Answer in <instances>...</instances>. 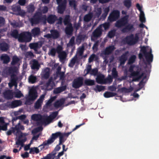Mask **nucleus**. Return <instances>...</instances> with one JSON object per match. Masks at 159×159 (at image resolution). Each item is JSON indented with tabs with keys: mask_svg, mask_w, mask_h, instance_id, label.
Instances as JSON below:
<instances>
[{
	"mask_svg": "<svg viewBox=\"0 0 159 159\" xmlns=\"http://www.w3.org/2000/svg\"><path fill=\"white\" fill-rule=\"evenodd\" d=\"M24 129V127L20 125V123H19L14 128H11L7 132V135H10L12 133H13L16 136V145L17 146L16 147H18L19 145H20V149H21L23 146L24 143L26 140V136L28 135L27 134L23 133L20 130Z\"/></svg>",
	"mask_w": 159,
	"mask_h": 159,
	"instance_id": "1",
	"label": "nucleus"
},
{
	"mask_svg": "<svg viewBox=\"0 0 159 159\" xmlns=\"http://www.w3.org/2000/svg\"><path fill=\"white\" fill-rule=\"evenodd\" d=\"M58 114V112L57 111L53 112L49 116H41L39 114H34L31 116V119L35 121H39L42 124H49L52 121Z\"/></svg>",
	"mask_w": 159,
	"mask_h": 159,
	"instance_id": "2",
	"label": "nucleus"
},
{
	"mask_svg": "<svg viewBox=\"0 0 159 159\" xmlns=\"http://www.w3.org/2000/svg\"><path fill=\"white\" fill-rule=\"evenodd\" d=\"M8 35L9 37H12L15 38H18L20 42H29L32 39L30 33L27 32L22 33L18 35L17 31L14 30L11 33H8Z\"/></svg>",
	"mask_w": 159,
	"mask_h": 159,
	"instance_id": "3",
	"label": "nucleus"
},
{
	"mask_svg": "<svg viewBox=\"0 0 159 159\" xmlns=\"http://www.w3.org/2000/svg\"><path fill=\"white\" fill-rule=\"evenodd\" d=\"M64 135L63 134H61L60 132H57L54 134H52L50 138L47 141L44 142L42 144L39 146V148H40V150H42L45 146L53 143L55 139L58 137H59V144H61L66 140L64 139Z\"/></svg>",
	"mask_w": 159,
	"mask_h": 159,
	"instance_id": "4",
	"label": "nucleus"
},
{
	"mask_svg": "<svg viewBox=\"0 0 159 159\" xmlns=\"http://www.w3.org/2000/svg\"><path fill=\"white\" fill-rule=\"evenodd\" d=\"M143 55L145 57L147 62L149 63L152 62L153 56L152 54V49L150 48L143 47L141 48V53L139 54L140 59L142 58Z\"/></svg>",
	"mask_w": 159,
	"mask_h": 159,
	"instance_id": "5",
	"label": "nucleus"
},
{
	"mask_svg": "<svg viewBox=\"0 0 159 159\" xmlns=\"http://www.w3.org/2000/svg\"><path fill=\"white\" fill-rule=\"evenodd\" d=\"M63 48L60 45H58L56 49L54 48H51L49 51L48 54L52 56L55 55L56 52L59 55L60 59L61 62H63L66 57L67 54L64 51H62Z\"/></svg>",
	"mask_w": 159,
	"mask_h": 159,
	"instance_id": "6",
	"label": "nucleus"
},
{
	"mask_svg": "<svg viewBox=\"0 0 159 159\" xmlns=\"http://www.w3.org/2000/svg\"><path fill=\"white\" fill-rule=\"evenodd\" d=\"M48 11V8L47 7H44L43 8L42 10L41 11L40 9L38 10V12H37L35 15L34 17L30 20V22L33 25L34 24L38 23L41 20V14L42 13H45Z\"/></svg>",
	"mask_w": 159,
	"mask_h": 159,
	"instance_id": "7",
	"label": "nucleus"
},
{
	"mask_svg": "<svg viewBox=\"0 0 159 159\" xmlns=\"http://www.w3.org/2000/svg\"><path fill=\"white\" fill-rule=\"evenodd\" d=\"M101 13V8H95L94 11L92 13H89L85 15L84 17V20L86 22H88L92 18H98Z\"/></svg>",
	"mask_w": 159,
	"mask_h": 159,
	"instance_id": "8",
	"label": "nucleus"
},
{
	"mask_svg": "<svg viewBox=\"0 0 159 159\" xmlns=\"http://www.w3.org/2000/svg\"><path fill=\"white\" fill-rule=\"evenodd\" d=\"M137 69L138 67L134 66H131L129 69V71L131 73L129 76L130 78H132V81H135L138 80L141 78L142 75H143V74L142 75H141L139 72L138 71L135 72V71H134Z\"/></svg>",
	"mask_w": 159,
	"mask_h": 159,
	"instance_id": "9",
	"label": "nucleus"
},
{
	"mask_svg": "<svg viewBox=\"0 0 159 159\" xmlns=\"http://www.w3.org/2000/svg\"><path fill=\"white\" fill-rule=\"evenodd\" d=\"M14 95L15 97L18 98H20L23 96L21 91L17 89L16 90V91L14 93L11 91L7 90L4 93V97L8 99L12 98Z\"/></svg>",
	"mask_w": 159,
	"mask_h": 159,
	"instance_id": "10",
	"label": "nucleus"
},
{
	"mask_svg": "<svg viewBox=\"0 0 159 159\" xmlns=\"http://www.w3.org/2000/svg\"><path fill=\"white\" fill-rule=\"evenodd\" d=\"M139 34H136L134 36L133 34L127 37L123 41L124 43H127L130 45H132L136 43L139 39Z\"/></svg>",
	"mask_w": 159,
	"mask_h": 159,
	"instance_id": "11",
	"label": "nucleus"
},
{
	"mask_svg": "<svg viewBox=\"0 0 159 159\" xmlns=\"http://www.w3.org/2000/svg\"><path fill=\"white\" fill-rule=\"evenodd\" d=\"M20 62H21L20 59L16 56H14L13 57L11 64L12 66L15 65V67H14V68H10L9 67L7 68V70H9L8 73H11L12 72H16L19 66L20 65Z\"/></svg>",
	"mask_w": 159,
	"mask_h": 159,
	"instance_id": "12",
	"label": "nucleus"
},
{
	"mask_svg": "<svg viewBox=\"0 0 159 159\" xmlns=\"http://www.w3.org/2000/svg\"><path fill=\"white\" fill-rule=\"evenodd\" d=\"M109 25L108 23H106L100 25L93 33V36L94 37H98L101 34L103 30L102 27L105 30L107 29L109 27Z\"/></svg>",
	"mask_w": 159,
	"mask_h": 159,
	"instance_id": "13",
	"label": "nucleus"
},
{
	"mask_svg": "<svg viewBox=\"0 0 159 159\" xmlns=\"http://www.w3.org/2000/svg\"><path fill=\"white\" fill-rule=\"evenodd\" d=\"M64 22L65 25H67V27L66 29V33L70 35L71 34L73 31V29L71 24L70 22V19L69 16H66L64 19Z\"/></svg>",
	"mask_w": 159,
	"mask_h": 159,
	"instance_id": "14",
	"label": "nucleus"
},
{
	"mask_svg": "<svg viewBox=\"0 0 159 159\" xmlns=\"http://www.w3.org/2000/svg\"><path fill=\"white\" fill-rule=\"evenodd\" d=\"M37 97L36 88L33 87L30 90L28 96L26 98L27 100H34Z\"/></svg>",
	"mask_w": 159,
	"mask_h": 159,
	"instance_id": "15",
	"label": "nucleus"
},
{
	"mask_svg": "<svg viewBox=\"0 0 159 159\" xmlns=\"http://www.w3.org/2000/svg\"><path fill=\"white\" fill-rule=\"evenodd\" d=\"M57 3L58 5V12L60 13H62L64 10L66 3V0H56Z\"/></svg>",
	"mask_w": 159,
	"mask_h": 159,
	"instance_id": "16",
	"label": "nucleus"
},
{
	"mask_svg": "<svg viewBox=\"0 0 159 159\" xmlns=\"http://www.w3.org/2000/svg\"><path fill=\"white\" fill-rule=\"evenodd\" d=\"M42 129V127L40 126L35 129L32 131V133L33 135L34 136L30 141V144L32 143L34 141H36L38 139L40 135L39 132L41 131Z\"/></svg>",
	"mask_w": 159,
	"mask_h": 159,
	"instance_id": "17",
	"label": "nucleus"
},
{
	"mask_svg": "<svg viewBox=\"0 0 159 159\" xmlns=\"http://www.w3.org/2000/svg\"><path fill=\"white\" fill-rule=\"evenodd\" d=\"M56 98V96L52 97L46 102L45 105L43 107V109L44 111H48L52 110V103Z\"/></svg>",
	"mask_w": 159,
	"mask_h": 159,
	"instance_id": "18",
	"label": "nucleus"
},
{
	"mask_svg": "<svg viewBox=\"0 0 159 159\" xmlns=\"http://www.w3.org/2000/svg\"><path fill=\"white\" fill-rule=\"evenodd\" d=\"M129 15H126L122 18L120 20L116 22L115 25L118 27H120L125 25L128 22Z\"/></svg>",
	"mask_w": 159,
	"mask_h": 159,
	"instance_id": "19",
	"label": "nucleus"
},
{
	"mask_svg": "<svg viewBox=\"0 0 159 159\" xmlns=\"http://www.w3.org/2000/svg\"><path fill=\"white\" fill-rule=\"evenodd\" d=\"M119 16L120 12L118 10H114L109 16L108 20L110 21H115L118 18Z\"/></svg>",
	"mask_w": 159,
	"mask_h": 159,
	"instance_id": "20",
	"label": "nucleus"
},
{
	"mask_svg": "<svg viewBox=\"0 0 159 159\" xmlns=\"http://www.w3.org/2000/svg\"><path fill=\"white\" fill-rule=\"evenodd\" d=\"M136 7L140 11L139 20L140 21L143 23H145L146 22V18L143 11L142 10V7L139 3L136 4Z\"/></svg>",
	"mask_w": 159,
	"mask_h": 159,
	"instance_id": "21",
	"label": "nucleus"
},
{
	"mask_svg": "<svg viewBox=\"0 0 159 159\" xmlns=\"http://www.w3.org/2000/svg\"><path fill=\"white\" fill-rule=\"evenodd\" d=\"M12 10L16 12V14L22 16H24L25 13L24 11L21 10L20 7L19 5L13 6Z\"/></svg>",
	"mask_w": 159,
	"mask_h": 159,
	"instance_id": "22",
	"label": "nucleus"
},
{
	"mask_svg": "<svg viewBox=\"0 0 159 159\" xmlns=\"http://www.w3.org/2000/svg\"><path fill=\"white\" fill-rule=\"evenodd\" d=\"M83 84V79L79 77L75 79L73 82V86L76 88L80 87Z\"/></svg>",
	"mask_w": 159,
	"mask_h": 159,
	"instance_id": "23",
	"label": "nucleus"
},
{
	"mask_svg": "<svg viewBox=\"0 0 159 159\" xmlns=\"http://www.w3.org/2000/svg\"><path fill=\"white\" fill-rule=\"evenodd\" d=\"M51 34H48L44 35V37L47 38H53L54 39L57 38L59 36V33L56 30H51L50 31Z\"/></svg>",
	"mask_w": 159,
	"mask_h": 159,
	"instance_id": "24",
	"label": "nucleus"
},
{
	"mask_svg": "<svg viewBox=\"0 0 159 159\" xmlns=\"http://www.w3.org/2000/svg\"><path fill=\"white\" fill-rule=\"evenodd\" d=\"M96 80L98 84H104L107 83V81L104 78V76L101 74L98 75L96 78Z\"/></svg>",
	"mask_w": 159,
	"mask_h": 159,
	"instance_id": "25",
	"label": "nucleus"
},
{
	"mask_svg": "<svg viewBox=\"0 0 159 159\" xmlns=\"http://www.w3.org/2000/svg\"><path fill=\"white\" fill-rule=\"evenodd\" d=\"M42 46V43L41 42H39L37 43H31L29 45L31 49H33L36 52L37 49Z\"/></svg>",
	"mask_w": 159,
	"mask_h": 159,
	"instance_id": "26",
	"label": "nucleus"
},
{
	"mask_svg": "<svg viewBox=\"0 0 159 159\" xmlns=\"http://www.w3.org/2000/svg\"><path fill=\"white\" fill-rule=\"evenodd\" d=\"M17 77L16 75H11V80L8 84L10 88H11L13 86H15V89L17 87V85L16 83Z\"/></svg>",
	"mask_w": 159,
	"mask_h": 159,
	"instance_id": "27",
	"label": "nucleus"
},
{
	"mask_svg": "<svg viewBox=\"0 0 159 159\" xmlns=\"http://www.w3.org/2000/svg\"><path fill=\"white\" fill-rule=\"evenodd\" d=\"M8 125V123H5L3 118H0V130H6Z\"/></svg>",
	"mask_w": 159,
	"mask_h": 159,
	"instance_id": "28",
	"label": "nucleus"
},
{
	"mask_svg": "<svg viewBox=\"0 0 159 159\" xmlns=\"http://www.w3.org/2000/svg\"><path fill=\"white\" fill-rule=\"evenodd\" d=\"M45 94L42 95L36 102L35 107L36 108H39L41 107L42 103L44 100Z\"/></svg>",
	"mask_w": 159,
	"mask_h": 159,
	"instance_id": "29",
	"label": "nucleus"
},
{
	"mask_svg": "<svg viewBox=\"0 0 159 159\" xmlns=\"http://www.w3.org/2000/svg\"><path fill=\"white\" fill-rule=\"evenodd\" d=\"M49 74L50 70L49 68H47L42 70L41 75L42 77L47 79L49 77Z\"/></svg>",
	"mask_w": 159,
	"mask_h": 159,
	"instance_id": "30",
	"label": "nucleus"
},
{
	"mask_svg": "<svg viewBox=\"0 0 159 159\" xmlns=\"http://www.w3.org/2000/svg\"><path fill=\"white\" fill-rule=\"evenodd\" d=\"M30 64L32 69L37 70H38L39 69L40 65L36 60H34L30 62Z\"/></svg>",
	"mask_w": 159,
	"mask_h": 159,
	"instance_id": "31",
	"label": "nucleus"
},
{
	"mask_svg": "<svg viewBox=\"0 0 159 159\" xmlns=\"http://www.w3.org/2000/svg\"><path fill=\"white\" fill-rule=\"evenodd\" d=\"M128 52H126L124 54H123L120 58L119 60L120 62V65L122 66V65L124 64L125 61L127 59Z\"/></svg>",
	"mask_w": 159,
	"mask_h": 159,
	"instance_id": "32",
	"label": "nucleus"
},
{
	"mask_svg": "<svg viewBox=\"0 0 159 159\" xmlns=\"http://www.w3.org/2000/svg\"><path fill=\"white\" fill-rule=\"evenodd\" d=\"M55 86L54 83L52 79H50L49 81L46 84L45 89L50 90L52 89Z\"/></svg>",
	"mask_w": 159,
	"mask_h": 159,
	"instance_id": "33",
	"label": "nucleus"
},
{
	"mask_svg": "<svg viewBox=\"0 0 159 159\" xmlns=\"http://www.w3.org/2000/svg\"><path fill=\"white\" fill-rule=\"evenodd\" d=\"M87 38L86 36L85 35H79L77 37L76 43L78 44H79L81 42Z\"/></svg>",
	"mask_w": 159,
	"mask_h": 159,
	"instance_id": "34",
	"label": "nucleus"
},
{
	"mask_svg": "<svg viewBox=\"0 0 159 159\" xmlns=\"http://www.w3.org/2000/svg\"><path fill=\"white\" fill-rule=\"evenodd\" d=\"M1 60L3 61V63H7L10 61V57L6 54H3L0 57Z\"/></svg>",
	"mask_w": 159,
	"mask_h": 159,
	"instance_id": "35",
	"label": "nucleus"
},
{
	"mask_svg": "<svg viewBox=\"0 0 159 159\" xmlns=\"http://www.w3.org/2000/svg\"><path fill=\"white\" fill-rule=\"evenodd\" d=\"M115 49V48L114 46H110L107 47L106 49L102 53L105 55H108L110 53Z\"/></svg>",
	"mask_w": 159,
	"mask_h": 159,
	"instance_id": "36",
	"label": "nucleus"
},
{
	"mask_svg": "<svg viewBox=\"0 0 159 159\" xmlns=\"http://www.w3.org/2000/svg\"><path fill=\"white\" fill-rule=\"evenodd\" d=\"M22 102L20 100H15L11 102L10 107L11 108H14L20 106Z\"/></svg>",
	"mask_w": 159,
	"mask_h": 159,
	"instance_id": "37",
	"label": "nucleus"
},
{
	"mask_svg": "<svg viewBox=\"0 0 159 159\" xmlns=\"http://www.w3.org/2000/svg\"><path fill=\"white\" fill-rule=\"evenodd\" d=\"M133 25L132 24H129L126 25L125 28L122 30V31L123 32H127L133 30Z\"/></svg>",
	"mask_w": 159,
	"mask_h": 159,
	"instance_id": "38",
	"label": "nucleus"
},
{
	"mask_svg": "<svg viewBox=\"0 0 159 159\" xmlns=\"http://www.w3.org/2000/svg\"><path fill=\"white\" fill-rule=\"evenodd\" d=\"M65 102V99L62 98L60 100L57 101L54 104V106L56 108H59L61 107Z\"/></svg>",
	"mask_w": 159,
	"mask_h": 159,
	"instance_id": "39",
	"label": "nucleus"
},
{
	"mask_svg": "<svg viewBox=\"0 0 159 159\" xmlns=\"http://www.w3.org/2000/svg\"><path fill=\"white\" fill-rule=\"evenodd\" d=\"M64 152L62 151L57 153L56 151H53L52 152L54 159H58L61 156L63 155Z\"/></svg>",
	"mask_w": 159,
	"mask_h": 159,
	"instance_id": "40",
	"label": "nucleus"
},
{
	"mask_svg": "<svg viewBox=\"0 0 159 159\" xmlns=\"http://www.w3.org/2000/svg\"><path fill=\"white\" fill-rule=\"evenodd\" d=\"M66 86L57 88L54 89L53 93L55 94L60 93L64 91L66 89Z\"/></svg>",
	"mask_w": 159,
	"mask_h": 159,
	"instance_id": "41",
	"label": "nucleus"
},
{
	"mask_svg": "<svg viewBox=\"0 0 159 159\" xmlns=\"http://www.w3.org/2000/svg\"><path fill=\"white\" fill-rule=\"evenodd\" d=\"M57 19V18L56 16L55 15H50L48 17L47 20L49 23L52 24Z\"/></svg>",
	"mask_w": 159,
	"mask_h": 159,
	"instance_id": "42",
	"label": "nucleus"
},
{
	"mask_svg": "<svg viewBox=\"0 0 159 159\" xmlns=\"http://www.w3.org/2000/svg\"><path fill=\"white\" fill-rule=\"evenodd\" d=\"M40 32L39 28H35L32 30L31 33L33 36H35L39 35L40 33Z\"/></svg>",
	"mask_w": 159,
	"mask_h": 159,
	"instance_id": "43",
	"label": "nucleus"
},
{
	"mask_svg": "<svg viewBox=\"0 0 159 159\" xmlns=\"http://www.w3.org/2000/svg\"><path fill=\"white\" fill-rule=\"evenodd\" d=\"M77 60V57L75 55L70 60V62L69 64V66L70 67H73L75 63Z\"/></svg>",
	"mask_w": 159,
	"mask_h": 159,
	"instance_id": "44",
	"label": "nucleus"
},
{
	"mask_svg": "<svg viewBox=\"0 0 159 159\" xmlns=\"http://www.w3.org/2000/svg\"><path fill=\"white\" fill-rule=\"evenodd\" d=\"M0 47L2 51H5L8 49V44L6 43H2L0 44Z\"/></svg>",
	"mask_w": 159,
	"mask_h": 159,
	"instance_id": "45",
	"label": "nucleus"
},
{
	"mask_svg": "<svg viewBox=\"0 0 159 159\" xmlns=\"http://www.w3.org/2000/svg\"><path fill=\"white\" fill-rule=\"evenodd\" d=\"M116 95V93H114L106 92L104 94V96L106 98H108L114 96Z\"/></svg>",
	"mask_w": 159,
	"mask_h": 159,
	"instance_id": "46",
	"label": "nucleus"
},
{
	"mask_svg": "<svg viewBox=\"0 0 159 159\" xmlns=\"http://www.w3.org/2000/svg\"><path fill=\"white\" fill-rule=\"evenodd\" d=\"M84 83L86 85H93L94 84V81L93 80L87 79L85 80Z\"/></svg>",
	"mask_w": 159,
	"mask_h": 159,
	"instance_id": "47",
	"label": "nucleus"
},
{
	"mask_svg": "<svg viewBox=\"0 0 159 159\" xmlns=\"http://www.w3.org/2000/svg\"><path fill=\"white\" fill-rule=\"evenodd\" d=\"M34 5L32 4H30L27 7V11L30 12H32L34 10Z\"/></svg>",
	"mask_w": 159,
	"mask_h": 159,
	"instance_id": "48",
	"label": "nucleus"
},
{
	"mask_svg": "<svg viewBox=\"0 0 159 159\" xmlns=\"http://www.w3.org/2000/svg\"><path fill=\"white\" fill-rule=\"evenodd\" d=\"M39 152V149L35 147L30 148V153L32 154L38 153Z\"/></svg>",
	"mask_w": 159,
	"mask_h": 159,
	"instance_id": "49",
	"label": "nucleus"
},
{
	"mask_svg": "<svg viewBox=\"0 0 159 159\" xmlns=\"http://www.w3.org/2000/svg\"><path fill=\"white\" fill-rule=\"evenodd\" d=\"M36 77L33 75H30L29 78V81L32 84L34 83L36 81Z\"/></svg>",
	"mask_w": 159,
	"mask_h": 159,
	"instance_id": "50",
	"label": "nucleus"
},
{
	"mask_svg": "<svg viewBox=\"0 0 159 159\" xmlns=\"http://www.w3.org/2000/svg\"><path fill=\"white\" fill-rule=\"evenodd\" d=\"M11 25L15 28L17 27H20L22 26V24L21 22H17L15 21L11 23Z\"/></svg>",
	"mask_w": 159,
	"mask_h": 159,
	"instance_id": "51",
	"label": "nucleus"
},
{
	"mask_svg": "<svg viewBox=\"0 0 159 159\" xmlns=\"http://www.w3.org/2000/svg\"><path fill=\"white\" fill-rule=\"evenodd\" d=\"M84 50V47L83 46H82L81 47L79 48L77 50V55L79 56H81L83 54Z\"/></svg>",
	"mask_w": 159,
	"mask_h": 159,
	"instance_id": "52",
	"label": "nucleus"
},
{
	"mask_svg": "<svg viewBox=\"0 0 159 159\" xmlns=\"http://www.w3.org/2000/svg\"><path fill=\"white\" fill-rule=\"evenodd\" d=\"M124 5L127 8H129L131 6V0H125L124 2Z\"/></svg>",
	"mask_w": 159,
	"mask_h": 159,
	"instance_id": "53",
	"label": "nucleus"
},
{
	"mask_svg": "<svg viewBox=\"0 0 159 159\" xmlns=\"http://www.w3.org/2000/svg\"><path fill=\"white\" fill-rule=\"evenodd\" d=\"M109 11V7H106L104 9V13L102 15V17L105 18L107 16L108 13Z\"/></svg>",
	"mask_w": 159,
	"mask_h": 159,
	"instance_id": "54",
	"label": "nucleus"
},
{
	"mask_svg": "<svg viewBox=\"0 0 159 159\" xmlns=\"http://www.w3.org/2000/svg\"><path fill=\"white\" fill-rule=\"evenodd\" d=\"M104 89V88L103 86L97 85L95 88H94V90L96 91H99L100 92L102 90H103Z\"/></svg>",
	"mask_w": 159,
	"mask_h": 159,
	"instance_id": "55",
	"label": "nucleus"
},
{
	"mask_svg": "<svg viewBox=\"0 0 159 159\" xmlns=\"http://www.w3.org/2000/svg\"><path fill=\"white\" fill-rule=\"evenodd\" d=\"M40 159H54L52 152L47 155Z\"/></svg>",
	"mask_w": 159,
	"mask_h": 159,
	"instance_id": "56",
	"label": "nucleus"
},
{
	"mask_svg": "<svg viewBox=\"0 0 159 159\" xmlns=\"http://www.w3.org/2000/svg\"><path fill=\"white\" fill-rule=\"evenodd\" d=\"M69 5L70 7L74 8V9L75 8L76 3L74 0H70L69 1Z\"/></svg>",
	"mask_w": 159,
	"mask_h": 159,
	"instance_id": "57",
	"label": "nucleus"
},
{
	"mask_svg": "<svg viewBox=\"0 0 159 159\" xmlns=\"http://www.w3.org/2000/svg\"><path fill=\"white\" fill-rule=\"evenodd\" d=\"M112 75L114 78H116L117 76V72L115 68H113L112 70Z\"/></svg>",
	"mask_w": 159,
	"mask_h": 159,
	"instance_id": "58",
	"label": "nucleus"
},
{
	"mask_svg": "<svg viewBox=\"0 0 159 159\" xmlns=\"http://www.w3.org/2000/svg\"><path fill=\"white\" fill-rule=\"evenodd\" d=\"M75 39V38L74 37H73L71 38L69 43L67 44L68 47L73 46L74 44Z\"/></svg>",
	"mask_w": 159,
	"mask_h": 159,
	"instance_id": "59",
	"label": "nucleus"
},
{
	"mask_svg": "<svg viewBox=\"0 0 159 159\" xmlns=\"http://www.w3.org/2000/svg\"><path fill=\"white\" fill-rule=\"evenodd\" d=\"M136 58V57L135 55L131 56L129 60V63L130 64L133 63L135 61Z\"/></svg>",
	"mask_w": 159,
	"mask_h": 159,
	"instance_id": "60",
	"label": "nucleus"
},
{
	"mask_svg": "<svg viewBox=\"0 0 159 159\" xmlns=\"http://www.w3.org/2000/svg\"><path fill=\"white\" fill-rule=\"evenodd\" d=\"M145 79H146V77L144 78L143 80L139 84V86L140 87V88L139 89L136 90L135 91L137 92L138 91L143 87L144 85L143 81H144Z\"/></svg>",
	"mask_w": 159,
	"mask_h": 159,
	"instance_id": "61",
	"label": "nucleus"
},
{
	"mask_svg": "<svg viewBox=\"0 0 159 159\" xmlns=\"http://www.w3.org/2000/svg\"><path fill=\"white\" fill-rule=\"evenodd\" d=\"M96 59V55L94 54H93L89 57V62L90 63Z\"/></svg>",
	"mask_w": 159,
	"mask_h": 159,
	"instance_id": "62",
	"label": "nucleus"
},
{
	"mask_svg": "<svg viewBox=\"0 0 159 159\" xmlns=\"http://www.w3.org/2000/svg\"><path fill=\"white\" fill-rule=\"evenodd\" d=\"M98 72V70L97 69L95 68L93 69L89 72L90 73L91 75H96Z\"/></svg>",
	"mask_w": 159,
	"mask_h": 159,
	"instance_id": "63",
	"label": "nucleus"
},
{
	"mask_svg": "<svg viewBox=\"0 0 159 159\" xmlns=\"http://www.w3.org/2000/svg\"><path fill=\"white\" fill-rule=\"evenodd\" d=\"M115 31L114 30H111L109 32L108 34V36L110 38L113 37L115 34Z\"/></svg>",
	"mask_w": 159,
	"mask_h": 159,
	"instance_id": "64",
	"label": "nucleus"
}]
</instances>
